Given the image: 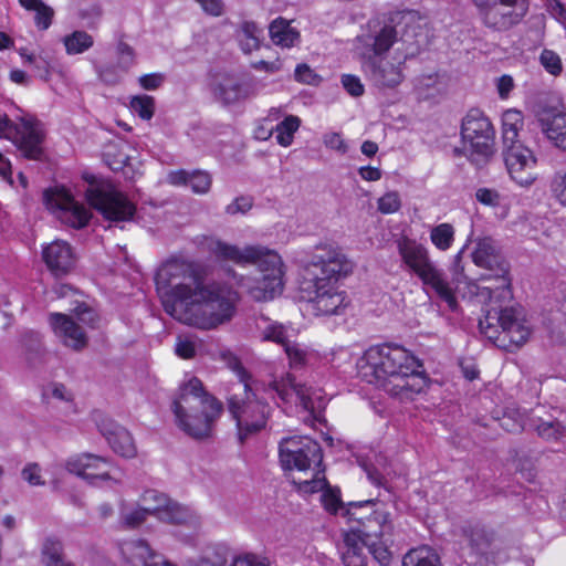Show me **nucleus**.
I'll return each instance as SVG.
<instances>
[{"instance_id":"1","label":"nucleus","mask_w":566,"mask_h":566,"mask_svg":"<svg viewBox=\"0 0 566 566\" xmlns=\"http://www.w3.org/2000/svg\"><path fill=\"white\" fill-rule=\"evenodd\" d=\"M156 285L168 315L205 331L229 323L240 301L231 285L217 281L206 283L203 269L181 259L168 260L159 268Z\"/></svg>"},{"instance_id":"2","label":"nucleus","mask_w":566,"mask_h":566,"mask_svg":"<svg viewBox=\"0 0 566 566\" xmlns=\"http://www.w3.org/2000/svg\"><path fill=\"white\" fill-rule=\"evenodd\" d=\"M472 260L476 266L486 271L482 280L496 282V284L483 287L491 303L511 301L510 265L496 241L490 237L478 239L472 252ZM479 327L486 338L506 350L523 345L531 334L522 308L502 307L501 304L492 305L486 310L484 317L479 321Z\"/></svg>"},{"instance_id":"3","label":"nucleus","mask_w":566,"mask_h":566,"mask_svg":"<svg viewBox=\"0 0 566 566\" xmlns=\"http://www.w3.org/2000/svg\"><path fill=\"white\" fill-rule=\"evenodd\" d=\"M357 366L361 379L400 400H412L428 385L420 360L401 346L370 347Z\"/></svg>"},{"instance_id":"4","label":"nucleus","mask_w":566,"mask_h":566,"mask_svg":"<svg viewBox=\"0 0 566 566\" xmlns=\"http://www.w3.org/2000/svg\"><path fill=\"white\" fill-rule=\"evenodd\" d=\"M353 271V263L333 244L314 248L300 285L301 298L306 301L315 315L338 314L346 306L345 294L337 283Z\"/></svg>"},{"instance_id":"5","label":"nucleus","mask_w":566,"mask_h":566,"mask_svg":"<svg viewBox=\"0 0 566 566\" xmlns=\"http://www.w3.org/2000/svg\"><path fill=\"white\" fill-rule=\"evenodd\" d=\"M171 410L178 428L188 437L202 441L211 438L213 424L221 416L223 406L205 390L200 379L192 377L180 386Z\"/></svg>"},{"instance_id":"6","label":"nucleus","mask_w":566,"mask_h":566,"mask_svg":"<svg viewBox=\"0 0 566 566\" xmlns=\"http://www.w3.org/2000/svg\"><path fill=\"white\" fill-rule=\"evenodd\" d=\"M280 463L283 470L313 471L311 479L300 481L298 489L305 493L323 490L327 482L321 474L323 452L318 442L308 437H289L279 444Z\"/></svg>"},{"instance_id":"7","label":"nucleus","mask_w":566,"mask_h":566,"mask_svg":"<svg viewBox=\"0 0 566 566\" xmlns=\"http://www.w3.org/2000/svg\"><path fill=\"white\" fill-rule=\"evenodd\" d=\"M202 245L220 261H231L238 265L253 264L260 269L264 277L283 280V262L274 250L262 245L239 248L213 237L205 238Z\"/></svg>"},{"instance_id":"8","label":"nucleus","mask_w":566,"mask_h":566,"mask_svg":"<svg viewBox=\"0 0 566 566\" xmlns=\"http://www.w3.org/2000/svg\"><path fill=\"white\" fill-rule=\"evenodd\" d=\"M361 503H352L347 510L349 520L357 521L354 535L360 541L363 546L367 547L369 554L381 565L388 566L391 562L389 545L392 543V524L389 520V513L384 511H374L368 516H357L354 510L360 509Z\"/></svg>"},{"instance_id":"9","label":"nucleus","mask_w":566,"mask_h":566,"mask_svg":"<svg viewBox=\"0 0 566 566\" xmlns=\"http://www.w3.org/2000/svg\"><path fill=\"white\" fill-rule=\"evenodd\" d=\"M398 251L402 261L418 275L423 285L432 289L451 311H455L458 301L453 289L444 273L430 260L428 250L422 244L405 238L398 242Z\"/></svg>"},{"instance_id":"10","label":"nucleus","mask_w":566,"mask_h":566,"mask_svg":"<svg viewBox=\"0 0 566 566\" xmlns=\"http://www.w3.org/2000/svg\"><path fill=\"white\" fill-rule=\"evenodd\" d=\"M463 154L475 165L485 164L495 151V132L490 119L476 108L462 119Z\"/></svg>"},{"instance_id":"11","label":"nucleus","mask_w":566,"mask_h":566,"mask_svg":"<svg viewBox=\"0 0 566 566\" xmlns=\"http://www.w3.org/2000/svg\"><path fill=\"white\" fill-rule=\"evenodd\" d=\"M244 376L245 371L242 369L241 380L243 381L244 397L233 395L228 399V410L235 420L238 438L241 443L263 430L270 415V406L256 399L255 395L250 391Z\"/></svg>"},{"instance_id":"12","label":"nucleus","mask_w":566,"mask_h":566,"mask_svg":"<svg viewBox=\"0 0 566 566\" xmlns=\"http://www.w3.org/2000/svg\"><path fill=\"white\" fill-rule=\"evenodd\" d=\"M0 138L11 140L29 160H42L45 156L43 125L32 117H20L15 123L7 115L0 116Z\"/></svg>"},{"instance_id":"13","label":"nucleus","mask_w":566,"mask_h":566,"mask_svg":"<svg viewBox=\"0 0 566 566\" xmlns=\"http://www.w3.org/2000/svg\"><path fill=\"white\" fill-rule=\"evenodd\" d=\"M88 181L85 197L88 203L109 221H129L133 219L136 207L128 198L118 191L113 184L106 180Z\"/></svg>"},{"instance_id":"14","label":"nucleus","mask_w":566,"mask_h":566,"mask_svg":"<svg viewBox=\"0 0 566 566\" xmlns=\"http://www.w3.org/2000/svg\"><path fill=\"white\" fill-rule=\"evenodd\" d=\"M271 387L283 402H295L310 412L313 419H321L322 411L326 405L321 390L297 382L290 373L285 374L280 380H274Z\"/></svg>"},{"instance_id":"15","label":"nucleus","mask_w":566,"mask_h":566,"mask_svg":"<svg viewBox=\"0 0 566 566\" xmlns=\"http://www.w3.org/2000/svg\"><path fill=\"white\" fill-rule=\"evenodd\" d=\"M481 15L484 25L493 31L506 32L520 24L530 9L528 0H484Z\"/></svg>"},{"instance_id":"16","label":"nucleus","mask_w":566,"mask_h":566,"mask_svg":"<svg viewBox=\"0 0 566 566\" xmlns=\"http://www.w3.org/2000/svg\"><path fill=\"white\" fill-rule=\"evenodd\" d=\"M44 201L49 209L60 211V218L73 228H83L90 221L91 212L64 188L45 190Z\"/></svg>"},{"instance_id":"17","label":"nucleus","mask_w":566,"mask_h":566,"mask_svg":"<svg viewBox=\"0 0 566 566\" xmlns=\"http://www.w3.org/2000/svg\"><path fill=\"white\" fill-rule=\"evenodd\" d=\"M503 158L511 178L516 184L526 187L534 182L537 160L530 148L524 145L503 148Z\"/></svg>"},{"instance_id":"18","label":"nucleus","mask_w":566,"mask_h":566,"mask_svg":"<svg viewBox=\"0 0 566 566\" xmlns=\"http://www.w3.org/2000/svg\"><path fill=\"white\" fill-rule=\"evenodd\" d=\"M158 501L157 518L171 524H187L196 527L199 524V517L189 507L177 502L170 501L165 494L155 490H148L143 494V501Z\"/></svg>"},{"instance_id":"19","label":"nucleus","mask_w":566,"mask_h":566,"mask_svg":"<svg viewBox=\"0 0 566 566\" xmlns=\"http://www.w3.org/2000/svg\"><path fill=\"white\" fill-rule=\"evenodd\" d=\"M402 62L397 65L377 56H363L361 69L366 77L377 87H395L403 80Z\"/></svg>"},{"instance_id":"20","label":"nucleus","mask_w":566,"mask_h":566,"mask_svg":"<svg viewBox=\"0 0 566 566\" xmlns=\"http://www.w3.org/2000/svg\"><path fill=\"white\" fill-rule=\"evenodd\" d=\"M536 118L547 140L554 147L566 151V112L557 106H542Z\"/></svg>"},{"instance_id":"21","label":"nucleus","mask_w":566,"mask_h":566,"mask_svg":"<svg viewBox=\"0 0 566 566\" xmlns=\"http://www.w3.org/2000/svg\"><path fill=\"white\" fill-rule=\"evenodd\" d=\"M108 464L107 459L92 453H82L70 458L66 461L65 468L70 473L76 474L88 481L91 484H96L98 481L105 480H119L109 474L108 471L102 469Z\"/></svg>"},{"instance_id":"22","label":"nucleus","mask_w":566,"mask_h":566,"mask_svg":"<svg viewBox=\"0 0 566 566\" xmlns=\"http://www.w3.org/2000/svg\"><path fill=\"white\" fill-rule=\"evenodd\" d=\"M50 325L63 344L80 352L87 346L88 338L83 327L71 316L62 313L50 314Z\"/></svg>"},{"instance_id":"23","label":"nucleus","mask_w":566,"mask_h":566,"mask_svg":"<svg viewBox=\"0 0 566 566\" xmlns=\"http://www.w3.org/2000/svg\"><path fill=\"white\" fill-rule=\"evenodd\" d=\"M101 433L114 452L124 458H134L137 453L132 434L113 420L104 419L98 424Z\"/></svg>"},{"instance_id":"24","label":"nucleus","mask_w":566,"mask_h":566,"mask_svg":"<svg viewBox=\"0 0 566 566\" xmlns=\"http://www.w3.org/2000/svg\"><path fill=\"white\" fill-rule=\"evenodd\" d=\"M43 260L55 276L69 273L75 263L72 248L61 240H56L43 249Z\"/></svg>"},{"instance_id":"25","label":"nucleus","mask_w":566,"mask_h":566,"mask_svg":"<svg viewBox=\"0 0 566 566\" xmlns=\"http://www.w3.org/2000/svg\"><path fill=\"white\" fill-rule=\"evenodd\" d=\"M168 180L175 186H188L195 193H207L211 187V176L202 170H195L192 172L179 170L170 172Z\"/></svg>"},{"instance_id":"26","label":"nucleus","mask_w":566,"mask_h":566,"mask_svg":"<svg viewBox=\"0 0 566 566\" xmlns=\"http://www.w3.org/2000/svg\"><path fill=\"white\" fill-rule=\"evenodd\" d=\"M269 33L271 41L282 48H292L301 40L298 30L291 25V21L282 17L276 18L270 23Z\"/></svg>"},{"instance_id":"27","label":"nucleus","mask_w":566,"mask_h":566,"mask_svg":"<svg viewBox=\"0 0 566 566\" xmlns=\"http://www.w3.org/2000/svg\"><path fill=\"white\" fill-rule=\"evenodd\" d=\"M213 94L217 99L228 105L247 98L249 87L234 77H226L214 86Z\"/></svg>"},{"instance_id":"28","label":"nucleus","mask_w":566,"mask_h":566,"mask_svg":"<svg viewBox=\"0 0 566 566\" xmlns=\"http://www.w3.org/2000/svg\"><path fill=\"white\" fill-rule=\"evenodd\" d=\"M397 31L391 25L382 27L377 33L368 35L365 39V46L369 49L373 54H364V56H377L386 53L396 42Z\"/></svg>"},{"instance_id":"29","label":"nucleus","mask_w":566,"mask_h":566,"mask_svg":"<svg viewBox=\"0 0 566 566\" xmlns=\"http://www.w3.org/2000/svg\"><path fill=\"white\" fill-rule=\"evenodd\" d=\"M41 562L44 566H75L65 559L63 544L55 537L44 539L41 548Z\"/></svg>"},{"instance_id":"30","label":"nucleus","mask_w":566,"mask_h":566,"mask_svg":"<svg viewBox=\"0 0 566 566\" xmlns=\"http://www.w3.org/2000/svg\"><path fill=\"white\" fill-rule=\"evenodd\" d=\"M283 289V280L277 277H264L255 281L253 285L248 289L249 295L258 302L269 301L280 294Z\"/></svg>"},{"instance_id":"31","label":"nucleus","mask_w":566,"mask_h":566,"mask_svg":"<svg viewBox=\"0 0 566 566\" xmlns=\"http://www.w3.org/2000/svg\"><path fill=\"white\" fill-rule=\"evenodd\" d=\"M355 527L346 534V549L343 553V562L345 566H368L367 556L364 554V547L357 536L354 535Z\"/></svg>"},{"instance_id":"32","label":"nucleus","mask_w":566,"mask_h":566,"mask_svg":"<svg viewBox=\"0 0 566 566\" xmlns=\"http://www.w3.org/2000/svg\"><path fill=\"white\" fill-rule=\"evenodd\" d=\"M402 566H440V557L432 548L421 546L403 556Z\"/></svg>"},{"instance_id":"33","label":"nucleus","mask_w":566,"mask_h":566,"mask_svg":"<svg viewBox=\"0 0 566 566\" xmlns=\"http://www.w3.org/2000/svg\"><path fill=\"white\" fill-rule=\"evenodd\" d=\"M546 441H557L566 436V428L558 420H531L530 424Z\"/></svg>"},{"instance_id":"34","label":"nucleus","mask_w":566,"mask_h":566,"mask_svg":"<svg viewBox=\"0 0 566 566\" xmlns=\"http://www.w3.org/2000/svg\"><path fill=\"white\" fill-rule=\"evenodd\" d=\"M228 555L229 549L224 545H209L202 551L195 566H224L228 560Z\"/></svg>"},{"instance_id":"35","label":"nucleus","mask_w":566,"mask_h":566,"mask_svg":"<svg viewBox=\"0 0 566 566\" xmlns=\"http://www.w3.org/2000/svg\"><path fill=\"white\" fill-rule=\"evenodd\" d=\"M63 43L67 54H81L94 44V39L85 31H74L73 33L64 36Z\"/></svg>"},{"instance_id":"36","label":"nucleus","mask_w":566,"mask_h":566,"mask_svg":"<svg viewBox=\"0 0 566 566\" xmlns=\"http://www.w3.org/2000/svg\"><path fill=\"white\" fill-rule=\"evenodd\" d=\"M284 352L289 359V366L292 369L298 370L307 366L312 354L308 348L300 343L292 342L291 344H286Z\"/></svg>"},{"instance_id":"37","label":"nucleus","mask_w":566,"mask_h":566,"mask_svg":"<svg viewBox=\"0 0 566 566\" xmlns=\"http://www.w3.org/2000/svg\"><path fill=\"white\" fill-rule=\"evenodd\" d=\"M301 119L295 115L286 116L275 127L276 140L283 146L287 147L292 144L295 132L300 128Z\"/></svg>"},{"instance_id":"38","label":"nucleus","mask_w":566,"mask_h":566,"mask_svg":"<svg viewBox=\"0 0 566 566\" xmlns=\"http://www.w3.org/2000/svg\"><path fill=\"white\" fill-rule=\"evenodd\" d=\"M430 240L432 244L441 250L447 251L454 241V229L450 223H440L430 231Z\"/></svg>"},{"instance_id":"39","label":"nucleus","mask_w":566,"mask_h":566,"mask_svg":"<svg viewBox=\"0 0 566 566\" xmlns=\"http://www.w3.org/2000/svg\"><path fill=\"white\" fill-rule=\"evenodd\" d=\"M471 547L479 554L484 553L492 541V534L482 526H473L464 531Z\"/></svg>"},{"instance_id":"40","label":"nucleus","mask_w":566,"mask_h":566,"mask_svg":"<svg viewBox=\"0 0 566 566\" xmlns=\"http://www.w3.org/2000/svg\"><path fill=\"white\" fill-rule=\"evenodd\" d=\"M130 108L142 119L148 120L155 113V99L149 95H137L130 99Z\"/></svg>"},{"instance_id":"41","label":"nucleus","mask_w":566,"mask_h":566,"mask_svg":"<svg viewBox=\"0 0 566 566\" xmlns=\"http://www.w3.org/2000/svg\"><path fill=\"white\" fill-rule=\"evenodd\" d=\"M157 511H158L157 504L156 505H147V506H142V507L135 509L134 511H132L129 513H126L124 515V517H123L124 518V523L127 526L137 527L143 522L146 521L148 515H154V516L157 517Z\"/></svg>"},{"instance_id":"42","label":"nucleus","mask_w":566,"mask_h":566,"mask_svg":"<svg viewBox=\"0 0 566 566\" xmlns=\"http://www.w3.org/2000/svg\"><path fill=\"white\" fill-rule=\"evenodd\" d=\"M263 338L265 340L275 342L286 347V344H291L293 340L290 339L285 326L279 323L270 324L263 332Z\"/></svg>"},{"instance_id":"43","label":"nucleus","mask_w":566,"mask_h":566,"mask_svg":"<svg viewBox=\"0 0 566 566\" xmlns=\"http://www.w3.org/2000/svg\"><path fill=\"white\" fill-rule=\"evenodd\" d=\"M539 61L543 67L554 76L559 75L563 71L559 55L552 50H543L539 55Z\"/></svg>"},{"instance_id":"44","label":"nucleus","mask_w":566,"mask_h":566,"mask_svg":"<svg viewBox=\"0 0 566 566\" xmlns=\"http://www.w3.org/2000/svg\"><path fill=\"white\" fill-rule=\"evenodd\" d=\"M401 207L400 196L397 191L386 192L378 199V210L384 214L397 212Z\"/></svg>"},{"instance_id":"45","label":"nucleus","mask_w":566,"mask_h":566,"mask_svg":"<svg viewBox=\"0 0 566 566\" xmlns=\"http://www.w3.org/2000/svg\"><path fill=\"white\" fill-rule=\"evenodd\" d=\"M73 312L77 322L91 328H95L97 326L98 315L92 307H90L85 303L77 305Z\"/></svg>"},{"instance_id":"46","label":"nucleus","mask_w":566,"mask_h":566,"mask_svg":"<svg viewBox=\"0 0 566 566\" xmlns=\"http://www.w3.org/2000/svg\"><path fill=\"white\" fill-rule=\"evenodd\" d=\"M500 426L507 432H520L525 429L523 417L518 412H505Z\"/></svg>"},{"instance_id":"47","label":"nucleus","mask_w":566,"mask_h":566,"mask_svg":"<svg viewBox=\"0 0 566 566\" xmlns=\"http://www.w3.org/2000/svg\"><path fill=\"white\" fill-rule=\"evenodd\" d=\"M294 75L296 81L308 85H318L322 81L321 76L305 63L296 66Z\"/></svg>"},{"instance_id":"48","label":"nucleus","mask_w":566,"mask_h":566,"mask_svg":"<svg viewBox=\"0 0 566 566\" xmlns=\"http://www.w3.org/2000/svg\"><path fill=\"white\" fill-rule=\"evenodd\" d=\"M523 127V115L520 111H505L502 117V130H521Z\"/></svg>"},{"instance_id":"49","label":"nucleus","mask_w":566,"mask_h":566,"mask_svg":"<svg viewBox=\"0 0 566 566\" xmlns=\"http://www.w3.org/2000/svg\"><path fill=\"white\" fill-rule=\"evenodd\" d=\"M33 11H35V25L40 30L49 29L52 23L54 10L43 2L42 6H39V8L34 9Z\"/></svg>"},{"instance_id":"50","label":"nucleus","mask_w":566,"mask_h":566,"mask_svg":"<svg viewBox=\"0 0 566 566\" xmlns=\"http://www.w3.org/2000/svg\"><path fill=\"white\" fill-rule=\"evenodd\" d=\"M342 84H343L344 88L346 90V92L354 97H359L365 92V88H364V85H363L360 78L356 75L344 74L342 76Z\"/></svg>"},{"instance_id":"51","label":"nucleus","mask_w":566,"mask_h":566,"mask_svg":"<svg viewBox=\"0 0 566 566\" xmlns=\"http://www.w3.org/2000/svg\"><path fill=\"white\" fill-rule=\"evenodd\" d=\"M476 200L485 206L497 207L501 205L502 197L495 189L480 188L475 192Z\"/></svg>"},{"instance_id":"52","label":"nucleus","mask_w":566,"mask_h":566,"mask_svg":"<svg viewBox=\"0 0 566 566\" xmlns=\"http://www.w3.org/2000/svg\"><path fill=\"white\" fill-rule=\"evenodd\" d=\"M253 206V200L251 197L241 196L235 198L231 203L226 207V212L228 214H238L248 212Z\"/></svg>"},{"instance_id":"53","label":"nucleus","mask_w":566,"mask_h":566,"mask_svg":"<svg viewBox=\"0 0 566 566\" xmlns=\"http://www.w3.org/2000/svg\"><path fill=\"white\" fill-rule=\"evenodd\" d=\"M21 475L30 485L35 486L44 484V481L41 476V468L38 463L27 464L22 469Z\"/></svg>"},{"instance_id":"54","label":"nucleus","mask_w":566,"mask_h":566,"mask_svg":"<svg viewBox=\"0 0 566 566\" xmlns=\"http://www.w3.org/2000/svg\"><path fill=\"white\" fill-rule=\"evenodd\" d=\"M361 468L366 472L368 480L376 486H386L387 480L382 472L370 462H361Z\"/></svg>"},{"instance_id":"55","label":"nucleus","mask_w":566,"mask_h":566,"mask_svg":"<svg viewBox=\"0 0 566 566\" xmlns=\"http://www.w3.org/2000/svg\"><path fill=\"white\" fill-rule=\"evenodd\" d=\"M552 191L557 201L566 207V172L556 175L552 181Z\"/></svg>"},{"instance_id":"56","label":"nucleus","mask_w":566,"mask_h":566,"mask_svg":"<svg viewBox=\"0 0 566 566\" xmlns=\"http://www.w3.org/2000/svg\"><path fill=\"white\" fill-rule=\"evenodd\" d=\"M231 566H269L266 558L259 557L254 554H245L233 559Z\"/></svg>"},{"instance_id":"57","label":"nucleus","mask_w":566,"mask_h":566,"mask_svg":"<svg viewBox=\"0 0 566 566\" xmlns=\"http://www.w3.org/2000/svg\"><path fill=\"white\" fill-rule=\"evenodd\" d=\"M117 52L119 55V64L123 67L128 69L133 65L135 53L134 49L129 44L120 41L117 45Z\"/></svg>"},{"instance_id":"58","label":"nucleus","mask_w":566,"mask_h":566,"mask_svg":"<svg viewBox=\"0 0 566 566\" xmlns=\"http://www.w3.org/2000/svg\"><path fill=\"white\" fill-rule=\"evenodd\" d=\"M324 144L326 147L337 150L342 154L347 151V146L338 133H329L324 136Z\"/></svg>"},{"instance_id":"59","label":"nucleus","mask_w":566,"mask_h":566,"mask_svg":"<svg viewBox=\"0 0 566 566\" xmlns=\"http://www.w3.org/2000/svg\"><path fill=\"white\" fill-rule=\"evenodd\" d=\"M139 84L144 90H156L164 82V75L159 73L146 74L139 77Z\"/></svg>"},{"instance_id":"60","label":"nucleus","mask_w":566,"mask_h":566,"mask_svg":"<svg viewBox=\"0 0 566 566\" xmlns=\"http://www.w3.org/2000/svg\"><path fill=\"white\" fill-rule=\"evenodd\" d=\"M324 507L331 513H337L338 509L342 507L340 499L337 494L327 491L322 495Z\"/></svg>"},{"instance_id":"61","label":"nucleus","mask_w":566,"mask_h":566,"mask_svg":"<svg viewBox=\"0 0 566 566\" xmlns=\"http://www.w3.org/2000/svg\"><path fill=\"white\" fill-rule=\"evenodd\" d=\"M175 350L179 357L185 359L192 358L196 354L195 344L190 340H179Z\"/></svg>"},{"instance_id":"62","label":"nucleus","mask_w":566,"mask_h":566,"mask_svg":"<svg viewBox=\"0 0 566 566\" xmlns=\"http://www.w3.org/2000/svg\"><path fill=\"white\" fill-rule=\"evenodd\" d=\"M202 9L211 15H220L223 11L221 0H196Z\"/></svg>"},{"instance_id":"63","label":"nucleus","mask_w":566,"mask_h":566,"mask_svg":"<svg viewBox=\"0 0 566 566\" xmlns=\"http://www.w3.org/2000/svg\"><path fill=\"white\" fill-rule=\"evenodd\" d=\"M41 337L40 334L34 331H25L21 335V342L23 346H25L29 350H34L38 348L40 344Z\"/></svg>"},{"instance_id":"64","label":"nucleus","mask_w":566,"mask_h":566,"mask_svg":"<svg viewBox=\"0 0 566 566\" xmlns=\"http://www.w3.org/2000/svg\"><path fill=\"white\" fill-rule=\"evenodd\" d=\"M514 86L510 75H502L497 81V91L501 97H507Z\"/></svg>"}]
</instances>
